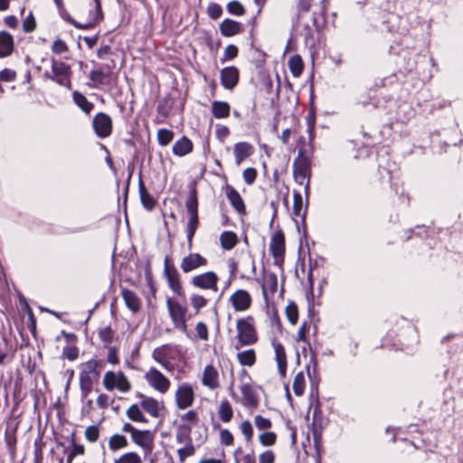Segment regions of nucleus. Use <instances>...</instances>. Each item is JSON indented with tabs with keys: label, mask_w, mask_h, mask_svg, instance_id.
Listing matches in <instances>:
<instances>
[{
	"label": "nucleus",
	"mask_w": 463,
	"mask_h": 463,
	"mask_svg": "<svg viewBox=\"0 0 463 463\" xmlns=\"http://www.w3.org/2000/svg\"><path fill=\"white\" fill-rule=\"evenodd\" d=\"M408 81L402 87L399 82L392 84L391 89L387 90L385 85L377 90L378 96L384 99V102L391 101L394 99L402 103L398 106L397 119L405 122L409 120L412 115L413 110L411 104L408 102L410 99V93L408 91Z\"/></svg>",
	"instance_id": "nucleus-1"
},
{
	"label": "nucleus",
	"mask_w": 463,
	"mask_h": 463,
	"mask_svg": "<svg viewBox=\"0 0 463 463\" xmlns=\"http://www.w3.org/2000/svg\"><path fill=\"white\" fill-rule=\"evenodd\" d=\"M104 366L105 361L97 358L80 364L79 382L82 399H86L92 392L94 384L99 381Z\"/></svg>",
	"instance_id": "nucleus-2"
},
{
	"label": "nucleus",
	"mask_w": 463,
	"mask_h": 463,
	"mask_svg": "<svg viewBox=\"0 0 463 463\" xmlns=\"http://www.w3.org/2000/svg\"><path fill=\"white\" fill-rule=\"evenodd\" d=\"M311 160L310 156L304 147H300L298 156L293 163V176L299 184H305L307 200L309 196Z\"/></svg>",
	"instance_id": "nucleus-3"
},
{
	"label": "nucleus",
	"mask_w": 463,
	"mask_h": 463,
	"mask_svg": "<svg viewBox=\"0 0 463 463\" xmlns=\"http://www.w3.org/2000/svg\"><path fill=\"white\" fill-rule=\"evenodd\" d=\"M185 208L189 215L188 222L186 225L187 246L188 249L191 250L193 248V238L199 226L198 199L195 188L190 190L185 201Z\"/></svg>",
	"instance_id": "nucleus-4"
},
{
	"label": "nucleus",
	"mask_w": 463,
	"mask_h": 463,
	"mask_svg": "<svg viewBox=\"0 0 463 463\" xmlns=\"http://www.w3.org/2000/svg\"><path fill=\"white\" fill-rule=\"evenodd\" d=\"M237 340L236 349L241 346L252 345L258 341L257 331L254 326V319L251 316L240 318L236 323Z\"/></svg>",
	"instance_id": "nucleus-5"
},
{
	"label": "nucleus",
	"mask_w": 463,
	"mask_h": 463,
	"mask_svg": "<svg viewBox=\"0 0 463 463\" xmlns=\"http://www.w3.org/2000/svg\"><path fill=\"white\" fill-rule=\"evenodd\" d=\"M102 383L109 392L118 390L120 392L126 393L131 390V383L122 371L107 372L103 376Z\"/></svg>",
	"instance_id": "nucleus-6"
},
{
	"label": "nucleus",
	"mask_w": 463,
	"mask_h": 463,
	"mask_svg": "<svg viewBox=\"0 0 463 463\" xmlns=\"http://www.w3.org/2000/svg\"><path fill=\"white\" fill-rule=\"evenodd\" d=\"M71 67L61 60H52V71H45V75L61 86L71 88Z\"/></svg>",
	"instance_id": "nucleus-7"
},
{
	"label": "nucleus",
	"mask_w": 463,
	"mask_h": 463,
	"mask_svg": "<svg viewBox=\"0 0 463 463\" xmlns=\"http://www.w3.org/2000/svg\"><path fill=\"white\" fill-rule=\"evenodd\" d=\"M164 276L169 288L178 297L184 298V290L181 283L180 274L175 266L171 263L169 256H166L164 260Z\"/></svg>",
	"instance_id": "nucleus-8"
},
{
	"label": "nucleus",
	"mask_w": 463,
	"mask_h": 463,
	"mask_svg": "<svg viewBox=\"0 0 463 463\" xmlns=\"http://www.w3.org/2000/svg\"><path fill=\"white\" fill-rule=\"evenodd\" d=\"M166 307L169 317L176 328L186 329V313L187 308L176 300L171 298L166 299Z\"/></svg>",
	"instance_id": "nucleus-9"
},
{
	"label": "nucleus",
	"mask_w": 463,
	"mask_h": 463,
	"mask_svg": "<svg viewBox=\"0 0 463 463\" xmlns=\"http://www.w3.org/2000/svg\"><path fill=\"white\" fill-rule=\"evenodd\" d=\"M113 67L114 65L106 64L98 69L92 70L90 73V79L92 81V86L94 88H99L102 85L111 84L117 78L116 74L113 72Z\"/></svg>",
	"instance_id": "nucleus-10"
},
{
	"label": "nucleus",
	"mask_w": 463,
	"mask_h": 463,
	"mask_svg": "<svg viewBox=\"0 0 463 463\" xmlns=\"http://www.w3.org/2000/svg\"><path fill=\"white\" fill-rule=\"evenodd\" d=\"M269 251L274 258V265L282 269L285 255V236L281 231H278L272 235Z\"/></svg>",
	"instance_id": "nucleus-11"
},
{
	"label": "nucleus",
	"mask_w": 463,
	"mask_h": 463,
	"mask_svg": "<svg viewBox=\"0 0 463 463\" xmlns=\"http://www.w3.org/2000/svg\"><path fill=\"white\" fill-rule=\"evenodd\" d=\"M145 379L149 386L160 393H165L171 385L170 380L155 367L146 373Z\"/></svg>",
	"instance_id": "nucleus-12"
},
{
	"label": "nucleus",
	"mask_w": 463,
	"mask_h": 463,
	"mask_svg": "<svg viewBox=\"0 0 463 463\" xmlns=\"http://www.w3.org/2000/svg\"><path fill=\"white\" fill-rule=\"evenodd\" d=\"M175 403L179 410L191 407L194 401V391L188 383H181L175 392Z\"/></svg>",
	"instance_id": "nucleus-13"
},
{
	"label": "nucleus",
	"mask_w": 463,
	"mask_h": 463,
	"mask_svg": "<svg viewBox=\"0 0 463 463\" xmlns=\"http://www.w3.org/2000/svg\"><path fill=\"white\" fill-rule=\"evenodd\" d=\"M308 331L307 323L304 322L302 326L299 327L298 335H297V341L298 342H303L306 343L309 348L310 353V358L308 364L306 365L307 373L309 378L312 380L313 376H316L317 373V354L310 346V344L307 342V332Z\"/></svg>",
	"instance_id": "nucleus-14"
},
{
	"label": "nucleus",
	"mask_w": 463,
	"mask_h": 463,
	"mask_svg": "<svg viewBox=\"0 0 463 463\" xmlns=\"http://www.w3.org/2000/svg\"><path fill=\"white\" fill-rule=\"evenodd\" d=\"M92 127L99 137H108L112 133V119L108 114L99 112L93 118Z\"/></svg>",
	"instance_id": "nucleus-15"
},
{
	"label": "nucleus",
	"mask_w": 463,
	"mask_h": 463,
	"mask_svg": "<svg viewBox=\"0 0 463 463\" xmlns=\"http://www.w3.org/2000/svg\"><path fill=\"white\" fill-rule=\"evenodd\" d=\"M218 276L213 271H207L192 278L191 284L201 289H210L216 291Z\"/></svg>",
	"instance_id": "nucleus-16"
},
{
	"label": "nucleus",
	"mask_w": 463,
	"mask_h": 463,
	"mask_svg": "<svg viewBox=\"0 0 463 463\" xmlns=\"http://www.w3.org/2000/svg\"><path fill=\"white\" fill-rule=\"evenodd\" d=\"M93 1H94L95 8H94V10L90 11L89 21L86 24L78 23L73 18H69L68 22L79 29L93 28L97 24L101 22L103 20L101 2H100V0H93Z\"/></svg>",
	"instance_id": "nucleus-17"
},
{
	"label": "nucleus",
	"mask_w": 463,
	"mask_h": 463,
	"mask_svg": "<svg viewBox=\"0 0 463 463\" xmlns=\"http://www.w3.org/2000/svg\"><path fill=\"white\" fill-rule=\"evenodd\" d=\"M93 1H94L95 8H94V10L90 11L89 21L86 24L78 23L73 18H69L68 22L79 29L93 28L97 24L101 22L103 20L101 2H100V0H93Z\"/></svg>",
	"instance_id": "nucleus-18"
},
{
	"label": "nucleus",
	"mask_w": 463,
	"mask_h": 463,
	"mask_svg": "<svg viewBox=\"0 0 463 463\" xmlns=\"http://www.w3.org/2000/svg\"><path fill=\"white\" fill-rule=\"evenodd\" d=\"M230 302L235 311L242 312L250 307L251 297L247 290L238 289L230 297Z\"/></svg>",
	"instance_id": "nucleus-19"
},
{
	"label": "nucleus",
	"mask_w": 463,
	"mask_h": 463,
	"mask_svg": "<svg viewBox=\"0 0 463 463\" xmlns=\"http://www.w3.org/2000/svg\"><path fill=\"white\" fill-rule=\"evenodd\" d=\"M207 264V260L200 253H190L183 258L180 268L184 273H189L200 267H204Z\"/></svg>",
	"instance_id": "nucleus-20"
},
{
	"label": "nucleus",
	"mask_w": 463,
	"mask_h": 463,
	"mask_svg": "<svg viewBox=\"0 0 463 463\" xmlns=\"http://www.w3.org/2000/svg\"><path fill=\"white\" fill-rule=\"evenodd\" d=\"M202 383L211 390L219 388V373L213 365L208 364L204 367L202 375Z\"/></svg>",
	"instance_id": "nucleus-21"
},
{
	"label": "nucleus",
	"mask_w": 463,
	"mask_h": 463,
	"mask_svg": "<svg viewBox=\"0 0 463 463\" xmlns=\"http://www.w3.org/2000/svg\"><path fill=\"white\" fill-rule=\"evenodd\" d=\"M239 80V71L233 66L225 67L221 71L222 85L227 89H233Z\"/></svg>",
	"instance_id": "nucleus-22"
},
{
	"label": "nucleus",
	"mask_w": 463,
	"mask_h": 463,
	"mask_svg": "<svg viewBox=\"0 0 463 463\" xmlns=\"http://www.w3.org/2000/svg\"><path fill=\"white\" fill-rule=\"evenodd\" d=\"M242 395L241 404L247 408H256L259 404V398L256 391L250 383H243L241 386Z\"/></svg>",
	"instance_id": "nucleus-23"
},
{
	"label": "nucleus",
	"mask_w": 463,
	"mask_h": 463,
	"mask_svg": "<svg viewBox=\"0 0 463 463\" xmlns=\"http://www.w3.org/2000/svg\"><path fill=\"white\" fill-rule=\"evenodd\" d=\"M226 196L231 205L239 214H246L244 201L239 192L232 185L226 186Z\"/></svg>",
	"instance_id": "nucleus-24"
},
{
	"label": "nucleus",
	"mask_w": 463,
	"mask_h": 463,
	"mask_svg": "<svg viewBox=\"0 0 463 463\" xmlns=\"http://www.w3.org/2000/svg\"><path fill=\"white\" fill-rule=\"evenodd\" d=\"M131 438L133 442L144 449L145 451L152 450L153 435L150 430H135Z\"/></svg>",
	"instance_id": "nucleus-25"
},
{
	"label": "nucleus",
	"mask_w": 463,
	"mask_h": 463,
	"mask_svg": "<svg viewBox=\"0 0 463 463\" xmlns=\"http://www.w3.org/2000/svg\"><path fill=\"white\" fill-rule=\"evenodd\" d=\"M137 396L141 398L140 406L143 408L145 411H146L150 416L154 418L159 417L160 404L158 401H156L153 397L145 396L140 392H137Z\"/></svg>",
	"instance_id": "nucleus-26"
},
{
	"label": "nucleus",
	"mask_w": 463,
	"mask_h": 463,
	"mask_svg": "<svg viewBox=\"0 0 463 463\" xmlns=\"http://www.w3.org/2000/svg\"><path fill=\"white\" fill-rule=\"evenodd\" d=\"M254 149L248 142H238L234 145L233 153L235 163L240 165L247 157L252 155Z\"/></svg>",
	"instance_id": "nucleus-27"
},
{
	"label": "nucleus",
	"mask_w": 463,
	"mask_h": 463,
	"mask_svg": "<svg viewBox=\"0 0 463 463\" xmlns=\"http://www.w3.org/2000/svg\"><path fill=\"white\" fill-rule=\"evenodd\" d=\"M243 31V25L237 21L226 18L220 24V32L225 37L236 35Z\"/></svg>",
	"instance_id": "nucleus-28"
},
{
	"label": "nucleus",
	"mask_w": 463,
	"mask_h": 463,
	"mask_svg": "<svg viewBox=\"0 0 463 463\" xmlns=\"http://www.w3.org/2000/svg\"><path fill=\"white\" fill-rule=\"evenodd\" d=\"M138 192L140 196V201L142 203V206L147 210L152 211L156 203V201L155 198L147 192L145 184L142 180L141 172L139 173V178H138Z\"/></svg>",
	"instance_id": "nucleus-29"
},
{
	"label": "nucleus",
	"mask_w": 463,
	"mask_h": 463,
	"mask_svg": "<svg viewBox=\"0 0 463 463\" xmlns=\"http://www.w3.org/2000/svg\"><path fill=\"white\" fill-rule=\"evenodd\" d=\"M193 142L185 136H183L173 146V153L178 156H184L193 151Z\"/></svg>",
	"instance_id": "nucleus-30"
},
{
	"label": "nucleus",
	"mask_w": 463,
	"mask_h": 463,
	"mask_svg": "<svg viewBox=\"0 0 463 463\" xmlns=\"http://www.w3.org/2000/svg\"><path fill=\"white\" fill-rule=\"evenodd\" d=\"M121 295L126 306L133 313H137L140 309V300L135 292L127 288H123L121 291Z\"/></svg>",
	"instance_id": "nucleus-31"
},
{
	"label": "nucleus",
	"mask_w": 463,
	"mask_h": 463,
	"mask_svg": "<svg viewBox=\"0 0 463 463\" xmlns=\"http://www.w3.org/2000/svg\"><path fill=\"white\" fill-rule=\"evenodd\" d=\"M14 47L13 36L5 32H0V57H5L11 54Z\"/></svg>",
	"instance_id": "nucleus-32"
},
{
	"label": "nucleus",
	"mask_w": 463,
	"mask_h": 463,
	"mask_svg": "<svg viewBox=\"0 0 463 463\" xmlns=\"http://www.w3.org/2000/svg\"><path fill=\"white\" fill-rule=\"evenodd\" d=\"M275 356L278 364V369L282 376H285L287 371V355L284 346L280 343L274 344Z\"/></svg>",
	"instance_id": "nucleus-33"
},
{
	"label": "nucleus",
	"mask_w": 463,
	"mask_h": 463,
	"mask_svg": "<svg viewBox=\"0 0 463 463\" xmlns=\"http://www.w3.org/2000/svg\"><path fill=\"white\" fill-rule=\"evenodd\" d=\"M231 107L225 101L215 100L212 103V113L215 118H226L230 115Z\"/></svg>",
	"instance_id": "nucleus-34"
},
{
	"label": "nucleus",
	"mask_w": 463,
	"mask_h": 463,
	"mask_svg": "<svg viewBox=\"0 0 463 463\" xmlns=\"http://www.w3.org/2000/svg\"><path fill=\"white\" fill-rule=\"evenodd\" d=\"M220 242L223 250H231L238 243L237 234L232 231H225L220 235Z\"/></svg>",
	"instance_id": "nucleus-35"
},
{
	"label": "nucleus",
	"mask_w": 463,
	"mask_h": 463,
	"mask_svg": "<svg viewBox=\"0 0 463 463\" xmlns=\"http://www.w3.org/2000/svg\"><path fill=\"white\" fill-rule=\"evenodd\" d=\"M303 208V197L300 192L294 190L293 191V215L295 217H300L303 222H305L306 215H307V207L302 212Z\"/></svg>",
	"instance_id": "nucleus-36"
},
{
	"label": "nucleus",
	"mask_w": 463,
	"mask_h": 463,
	"mask_svg": "<svg viewBox=\"0 0 463 463\" xmlns=\"http://www.w3.org/2000/svg\"><path fill=\"white\" fill-rule=\"evenodd\" d=\"M16 430L14 429L12 430H9L8 429L5 431V443L8 449L10 458L12 459L15 458L16 457Z\"/></svg>",
	"instance_id": "nucleus-37"
},
{
	"label": "nucleus",
	"mask_w": 463,
	"mask_h": 463,
	"mask_svg": "<svg viewBox=\"0 0 463 463\" xmlns=\"http://www.w3.org/2000/svg\"><path fill=\"white\" fill-rule=\"evenodd\" d=\"M262 294L265 299L268 298V291L274 294L278 288V278L274 272H270L266 276L265 281L262 284Z\"/></svg>",
	"instance_id": "nucleus-38"
},
{
	"label": "nucleus",
	"mask_w": 463,
	"mask_h": 463,
	"mask_svg": "<svg viewBox=\"0 0 463 463\" xmlns=\"http://www.w3.org/2000/svg\"><path fill=\"white\" fill-rule=\"evenodd\" d=\"M256 352L254 349H248L237 354V360L242 366L251 367L256 363Z\"/></svg>",
	"instance_id": "nucleus-39"
},
{
	"label": "nucleus",
	"mask_w": 463,
	"mask_h": 463,
	"mask_svg": "<svg viewBox=\"0 0 463 463\" xmlns=\"http://www.w3.org/2000/svg\"><path fill=\"white\" fill-rule=\"evenodd\" d=\"M191 431L192 428L188 425L182 424L178 426L175 435L176 442L184 445L193 443V439L191 438Z\"/></svg>",
	"instance_id": "nucleus-40"
},
{
	"label": "nucleus",
	"mask_w": 463,
	"mask_h": 463,
	"mask_svg": "<svg viewBox=\"0 0 463 463\" xmlns=\"http://www.w3.org/2000/svg\"><path fill=\"white\" fill-rule=\"evenodd\" d=\"M73 101L82 111L89 114L94 108V104L87 99L80 92L75 90L72 94Z\"/></svg>",
	"instance_id": "nucleus-41"
},
{
	"label": "nucleus",
	"mask_w": 463,
	"mask_h": 463,
	"mask_svg": "<svg viewBox=\"0 0 463 463\" xmlns=\"http://www.w3.org/2000/svg\"><path fill=\"white\" fill-rule=\"evenodd\" d=\"M219 418L223 422H229L233 416L232 405L228 400H222L218 410Z\"/></svg>",
	"instance_id": "nucleus-42"
},
{
	"label": "nucleus",
	"mask_w": 463,
	"mask_h": 463,
	"mask_svg": "<svg viewBox=\"0 0 463 463\" xmlns=\"http://www.w3.org/2000/svg\"><path fill=\"white\" fill-rule=\"evenodd\" d=\"M171 109H172V102H171L170 95L168 94V95L163 97L158 101V104L156 107V112H157L158 116H160L162 118H167L170 114Z\"/></svg>",
	"instance_id": "nucleus-43"
},
{
	"label": "nucleus",
	"mask_w": 463,
	"mask_h": 463,
	"mask_svg": "<svg viewBox=\"0 0 463 463\" xmlns=\"http://www.w3.org/2000/svg\"><path fill=\"white\" fill-rule=\"evenodd\" d=\"M13 360V354L8 346L5 337H2L0 341V365H5Z\"/></svg>",
	"instance_id": "nucleus-44"
},
{
	"label": "nucleus",
	"mask_w": 463,
	"mask_h": 463,
	"mask_svg": "<svg viewBox=\"0 0 463 463\" xmlns=\"http://www.w3.org/2000/svg\"><path fill=\"white\" fill-rule=\"evenodd\" d=\"M312 436L314 440V446L317 451H319L322 442V425L317 422L316 412L313 416L312 423Z\"/></svg>",
	"instance_id": "nucleus-45"
},
{
	"label": "nucleus",
	"mask_w": 463,
	"mask_h": 463,
	"mask_svg": "<svg viewBox=\"0 0 463 463\" xmlns=\"http://www.w3.org/2000/svg\"><path fill=\"white\" fill-rule=\"evenodd\" d=\"M127 416L133 421L146 423L148 420L143 415L139 406L137 404H132L127 410Z\"/></svg>",
	"instance_id": "nucleus-46"
},
{
	"label": "nucleus",
	"mask_w": 463,
	"mask_h": 463,
	"mask_svg": "<svg viewBox=\"0 0 463 463\" xmlns=\"http://www.w3.org/2000/svg\"><path fill=\"white\" fill-rule=\"evenodd\" d=\"M128 446V440L125 436L115 434L109 440V448L112 451L118 450Z\"/></svg>",
	"instance_id": "nucleus-47"
},
{
	"label": "nucleus",
	"mask_w": 463,
	"mask_h": 463,
	"mask_svg": "<svg viewBox=\"0 0 463 463\" xmlns=\"http://www.w3.org/2000/svg\"><path fill=\"white\" fill-rule=\"evenodd\" d=\"M325 6H321L319 12L313 13V26L317 31L322 30L326 26Z\"/></svg>",
	"instance_id": "nucleus-48"
},
{
	"label": "nucleus",
	"mask_w": 463,
	"mask_h": 463,
	"mask_svg": "<svg viewBox=\"0 0 463 463\" xmlns=\"http://www.w3.org/2000/svg\"><path fill=\"white\" fill-rule=\"evenodd\" d=\"M174 138V132L166 128H160L157 132V142L161 146H166Z\"/></svg>",
	"instance_id": "nucleus-49"
},
{
	"label": "nucleus",
	"mask_w": 463,
	"mask_h": 463,
	"mask_svg": "<svg viewBox=\"0 0 463 463\" xmlns=\"http://www.w3.org/2000/svg\"><path fill=\"white\" fill-rule=\"evenodd\" d=\"M306 387L305 376L302 372L297 373L293 381V391L297 396H301L304 393Z\"/></svg>",
	"instance_id": "nucleus-50"
},
{
	"label": "nucleus",
	"mask_w": 463,
	"mask_h": 463,
	"mask_svg": "<svg viewBox=\"0 0 463 463\" xmlns=\"http://www.w3.org/2000/svg\"><path fill=\"white\" fill-rule=\"evenodd\" d=\"M320 4L324 5L326 0H317ZM317 0H298V20L300 21L302 13H307L310 7L315 5Z\"/></svg>",
	"instance_id": "nucleus-51"
},
{
	"label": "nucleus",
	"mask_w": 463,
	"mask_h": 463,
	"mask_svg": "<svg viewBox=\"0 0 463 463\" xmlns=\"http://www.w3.org/2000/svg\"><path fill=\"white\" fill-rule=\"evenodd\" d=\"M195 453V448L193 443L184 445L183 448L177 449V455L181 463L184 462L188 457Z\"/></svg>",
	"instance_id": "nucleus-52"
},
{
	"label": "nucleus",
	"mask_w": 463,
	"mask_h": 463,
	"mask_svg": "<svg viewBox=\"0 0 463 463\" xmlns=\"http://www.w3.org/2000/svg\"><path fill=\"white\" fill-rule=\"evenodd\" d=\"M98 334H99V339L105 345L111 344L114 339V335H115L114 331L111 329V327L109 326H105L103 328H99Z\"/></svg>",
	"instance_id": "nucleus-53"
},
{
	"label": "nucleus",
	"mask_w": 463,
	"mask_h": 463,
	"mask_svg": "<svg viewBox=\"0 0 463 463\" xmlns=\"http://www.w3.org/2000/svg\"><path fill=\"white\" fill-rule=\"evenodd\" d=\"M80 350L76 345H65L62 349V358L68 359L69 361H75L78 359Z\"/></svg>",
	"instance_id": "nucleus-54"
},
{
	"label": "nucleus",
	"mask_w": 463,
	"mask_h": 463,
	"mask_svg": "<svg viewBox=\"0 0 463 463\" xmlns=\"http://www.w3.org/2000/svg\"><path fill=\"white\" fill-rule=\"evenodd\" d=\"M286 315L288 320L292 324L296 325L298 319V306L294 302L288 303L286 307Z\"/></svg>",
	"instance_id": "nucleus-55"
},
{
	"label": "nucleus",
	"mask_w": 463,
	"mask_h": 463,
	"mask_svg": "<svg viewBox=\"0 0 463 463\" xmlns=\"http://www.w3.org/2000/svg\"><path fill=\"white\" fill-rule=\"evenodd\" d=\"M227 11L233 15L241 16L244 14L245 9L243 5L236 0L231 1L226 5Z\"/></svg>",
	"instance_id": "nucleus-56"
},
{
	"label": "nucleus",
	"mask_w": 463,
	"mask_h": 463,
	"mask_svg": "<svg viewBox=\"0 0 463 463\" xmlns=\"http://www.w3.org/2000/svg\"><path fill=\"white\" fill-rule=\"evenodd\" d=\"M288 67L292 75L298 78L302 74L304 70L303 60H288Z\"/></svg>",
	"instance_id": "nucleus-57"
},
{
	"label": "nucleus",
	"mask_w": 463,
	"mask_h": 463,
	"mask_svg": "<svg viewBox=\"0 0 463 463\" xmlns=\"http://www.w3.org/2000/svg\"><path fill=\"white\" fill-rule=\"evenodd\" d=\"M84 451H85L84 446L81 444H76L74 439H72V449L67 455L66 463H72L74 458L77 455L84 454Z\"/></svg>",
	"instance_id": "nucleus-58"
},
{
	"label": "nucleus",
	"mask_w": 463,
	"mask_h": 463,
	"mask_svg": "<svg viewBox=\"0 0 463 463\" xmlns=\"http://www.w3.org/2000/svg\"><path fill=\"white\" fill-rule=\"evenodd\" d=\"M207 14L211 19L217 20L222 14V8L217 3H210L207 7Z\"/></svg>",
	"instance_id": "nucleus-59"
},
{
	"label": "nucleus",
	"mask_w": 463,
	"mask_h": 463,
	"mask_svg": "<svg viewBox=\"0 0 463 463\" xmlns=\"http://www.w3.org/2000/svg\"><path fill=\"white\" fill-rule=\"evenodd\" d=\"M115 463H142V461L136 452H128L122 455Z\"/></svg>",
	"instance_id": "nucleus-60"
},
{
	"label": "nucleus",
	"mask_w": 463,
	"mask_h": 463,
	"mask_svg": "<svg viewBox=\"0 0 463 463\" xmlns=\"http://www.w3.org/2000/svg\"><path fill=\"white\" fill-rule=\"evenodd\" d=\"M99 436V427L96 425L89 426L85 430V438L90 442H95L98 440Z\"/></svg>",
	"instance_id": "nucleus-61"
},
{
	"label": "nucleus",
	"mask_w": 463,
	"mask_h": 463,
	"mask_svg": "<svg viewBox=\"0 0 463 463\" xmlns=\"http://www.w3.org/2000/svg\"><path fill=\"white\" fill-rule=\"evenodd\" d=\"M191 304L196 311H199L206 306L207 300L203 296L194 294L191 297Z\"/></svg>",
	"instance_id": "nucleus-62"
},
{
	"label": "nucleus",
	"mask_w": 463,
	"mask_h": 463,
	"mask_svg": "<svg viewBox=\"0 0 463 463\" xmlns=\"http://www.w3.org/2000/svg\"><path fill=\"white\" fill-rule=\"evenodd\" d=\"M241 433L244 435L247 441L251 440L253 437V428L250 420H244L240 426Z\"/></svg>",
	"instance_id": "nucleus-63"
},
{
	"label": "nucleus",
	"mask_w": 463,
	"mask_h": 463,
	"mask_svg": "<svg viewBox=\"0 0 463 463\" xmlns=\"http://www.w3.org/2000/svg\"><path fill=\"white\" fill-rule=\"evenodd\" d=\"M244 182L250 185L252 184L257 178V170L253 167L246 168L242 173Z\"/></svg>",
	"instance_id": "nucleus-64"
}]
</instances>
